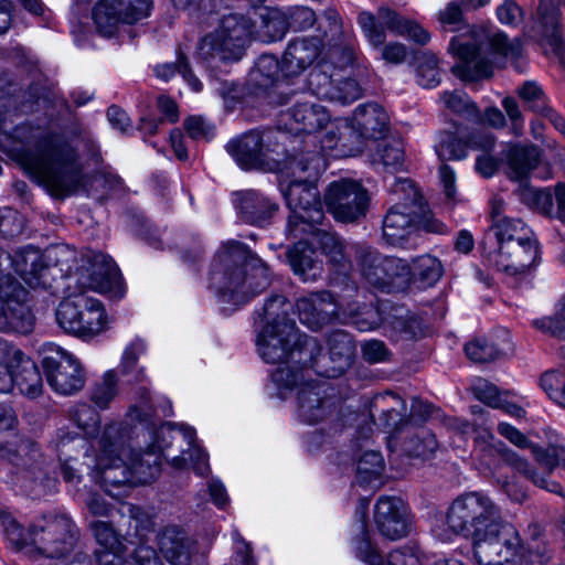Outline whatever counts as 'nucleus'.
<instances>
[{"label":"nucleus","instance_id":"63","mask_svg":"<svg viewBox=\"0 0 565 565\" xmlns=\"http://www.w3.org/2000/svg\"><path fill=\"white\" fill-rule=\"evenodd\" d=\"M497 17L502 24L518 26L523 18L522 10L513 1H504L497 8Z\"/></svg>","mask_w":565,"mask_h":565},{"label":"nucleus","instance_id":"41","mask_svg":"<svg viewBox=\"0 0 565 565\" xmlns=\"http://www.w3.org/2000/svg\"><path fill=\"white\" fill-rule=\"evenodd\" d=\"M411 270V281H419L424 286L436 284L443 275L441 263L431 255H422L413 260Z\"/></svg>","mask_w":565,"mask_h":565},{"label":"nucleus","instance_id":"8","mask_svg":"<svg viewBox=\"0 0 565 565\" xmlns=\"http://www.w3.org/2000/svg\"><path fill=\"white\" fill-rule=\"evenodd\" d=\"M471 540L477 565H527L526 548L510 524L477 529Z\"/></svg>","mask_w":565,"mask_h":565},{"label":"nucleus","instance_id":"62","mask_svg":"<svg viewBox=\"0 0 565 565\" xmlns=\"http://www.w3.org/2000/svg\"><path fill=\"white\" fill-rule=\"evenodd\" d=\"M333 92L339 94V97H330V100L339 102L342 104H349L356 100L361 96V88L359 84L351 78L343 82H339L334 86Z\"/></svg>","mask_w":565,"mask_h":565},{"label":"nucleus","instance_id":"28","mask_svg":"<svg viewBox=\"0 0 565 565\" xmlns=\"http://www.w3.org/2000/svg\"><path fill=\"white\" fill-rule=\"evenodd\" d=\"M493 146L494 139L488 132L473 134L468 141H462L445 131L437 136L435 151L440 160H460L467 157L469 149L489 151Z\"/></svg>","mask_w":565,"mask_h":565},{"label":"nucleus","instance_id":"9","mask_svg":"<svg viewBox=\"0 0 565 565\" xmlns=\"http://www.w3.org/2000/svg\"><path fill=\"white\" fill-rule=\"evenodd\" d=\"M56 321L67 333L83 340H92L111 326L104 305L85 292L64 299L56 310Z\"/></svg>","mask_w":565,"mask_h":565},{"label":"nucleus","instance_id":"40","mask_svg":"<svg viewBox=\"0 0 565 565\" xmlns=\"http://www.w3.org/2000/svg\"><path fill=\"white\" fill-rule=\"evenodd\" d=\"M534 138L537 142L532 143V175L541 180H547L553 175L550 159L553 157L552 152L556 147V142L543 139L542 135L536 132Z\"/></svg>","mask_w":565,"mask_h":565},{"label":"nucleus","instance_id":"21","mask_svg":"<svg viewBox=\"0 0 565 565\" xmlns=\"http://www.w3.org/2000/svg\"><path fill=\"white\" fill-rule=\"evenodd\" d=\"M558 9L554 0H542L535 28L536 49L547 58H556L565 71V41L558 26Z\"/></svg>","mask_w":565,"mask_h":565},{"label":"nucleus","instance_id":"30","mask_svg":"<svg viewBox=\"0 0 565 565\" xmlns=\"http://www.w3.org/2000/svg\"><path fill=\"white\" fill-rule=\"evenodd\" d=\"M226 149L242 169L249 170L265 164L266 154L258 132H249L230 141Z\"/></svg>","mask_w":565,"mask_h":565},{"label":"nucleus","instance_id":"44","mask_svg":"<svg viewBox=\"0 0 565 565\" xmlns=\"http://www.w3.org/2000/svg\"><path fill=\"white\" fill-rule=\"evenodd\" d=\"M86 441L79 438L76 434L61 433L57 436L58 457L62 462L64 479L67 482H75L79 480L76 470L68 465L70 460L74 459L71 450L78 446H84Z\"/></svg>","mask_w":565,"mask_h":565},{"label":"nucleus","instance_id":"52","mask_svg":"<svg viewBox=\"0 0 565 565\" xmlns=\"http://www.w3.org/2000/svg\"><path fill=\"white\" fill-rule=\"evenodd\" d=\"M92 530L98 544L104 548L97 553V557L105 552H114L117 555H121L125 547L115 530L108 523L104 521L93 522Z\"/></svg>","mask_w":565,"mask_h":565},{"label":"nucleus","instance_id":"11","mask_svg":"<svg viewBox=\"0 0 565 565\" xmlns=\"http://www.w3.org/2000/svg\"><path fill=\"white\" fill-rule=\"evenodd\" d=\"M254 34L249 19L238 14L226 15L212 33L202 39L198 54L204 61L213 57L222 61L239 60Z\"/></svg>","mask_w":565,"mask_h":565},{"label":"nucleus","instance_id":"53","mask_svg":"<svg viewBox=\"0 0 565 565\" xmlns=\"http://www.w3.org/2000/svg\"><path fill=\"white\" fill-rule=\"evenodd\" d=\"M417 83L423 87H435L439 83L438 60L430 52L418 57Z\"/></svg>","mask_w":565,"mask_h":565},{"label":"nucleus","instance_id":"58","mask_svg":"<svg viewBox=\"0 0 565 565\" xmlns=\"http://www.w3.org/2000/svg\"><path fill=\"white\" fill-rule=\"evenodd\" d=\"M465 351L473 362H486L498 355V350L484 339H477L467 343Z\"/></svg>","mask_w":565,"mask_h":565},{"label":"nucleus","instance_id":"18","mask_svg":"<svg viewBox=\"0 0 565 565\" xmlns=\"http://www.w3.org/2000/svg\"><path fill=\"white\" fill-rule=\"evenodd\" d=\"M367 191L356 181L342 179L331 182L324 193L328 211L340 222H354L365 215Z\"/></svg>","mask_w":565,"mask_h":565},{"label":"nucleus","instance_id":"22","mask_svg":"<svg viewBox=\"0 0 565 565\" xmlns=\"http://www.w3.org/2000/svg\"><path fill=\"white\" fill-rule=\"evenodd\" d=\"M6 288L0 286V331L26 334L33 330L34 317L30 308L18 300L23 289H19L8 276Z\"/></svg>","mask_w":565,"mask_h":565},{"label":"nucleus","instance_id":"46","mask_svg":"<svg viewBox=\"0 0 565 565\" xmlns=\"http://www.w3.org/2000/svg\"><path fill=\"white\" fill-rule=\"evenodd\" d=\"M289 24L286 12L280 9H271L262 15V30L257 36L263 41H277L284 38Z\"/></svg>","mask_w":565,"mask_h":565},{"label":"nucleus","instance_id":"59","mask_svg":"<svg viewBox=\"0 0 565 565\" xmlns=\"http://www.w3.org/2000/svg\"><path fill=\"white\" fill-rule=\"evenodd\" d=\"M462 2L451 1L437 13V19L444 29L455 31L462 21Z\"/></svg>","mask_w":565,"mask_h":565},{"label":"nucleus","instance_id":"38","mask_svg":"<svg viewBox=\"0 0 565 565\" xmlns=\"http://www.w3.org/2000/svg\"><path fill=\"white\" fill-rule=\"evenodd\" d=\"M147 343L141 338H135L129 341L121 353L119 370L122 375H131L137 382L146 380L145 367L138 365L140 356L147 352Z\"/></svg>","mask_w":565,"mask_h":565},{"label":"nucleus","instance_id":"15","mask_svg":"<svg viewBox=\"0 0 565 565\" xmlns=\"http://www.w3.org/2000/svg\"><path fill=\"white\" fill-rule=\"evenodd\" d=\"M376 19L369 12L359 14L358 21L371 45L381 46L385 41L383 25L396 35L405 36L417 44H426L430 40L428 31L417 22L405 19L388 8H381Z\"/></svg>","mask_w":565,"mask_h":565},{"label":"nucleus","instance_id":"25","mask_svg":"<svg viewBox=\"0 0 565 565\" xmlns=\"http://www.w3.org/2000/svg\"><path fill=\"white\" fill-rule=\"evenodd\" d=\"M353 60V52L349 49L332 50L328 57H321L310 70L307 77L308 88L312 94L321 98L339 97L340 95L333 92L335 70L350 65Z\"/></svg>","mask_w":565,"mask_h":565},{"label":"nucleus","instance_id":"33","mask_svg":"<svg viewBox=\"0 0 565 565\" xmlns=\"http://www.w3.org/2000/svg\"><path fill=\"white\" fill-rule=\"evenodd\" d=\"M507 174L518 184V192L523 202L529 200L530 152L526 146L511 145L505 154Z\"/></svg>","mask_w":565,"mask_h":565},{"label":"nucleus","instance_id":"45","mask_svg":"<svg viewBox=\"0 0 565 565\" xmlns=\"http://www.w3.org/2000/svg\"><path fill=\"white\" fill-rule=\"evenodd\" d=\"M99 565H161L156 552L150 546H139L131 559L122 558V555H117L114 552H105L98 556Z\"/></svg>","mask_w":565,"mask_h":565},{"label":"nucleus","instance_id":"12","mask_svg":"<svg viewBox=\"0 0 565 565\" xmlns=\"http://www.w3.org/2000/svg\"><path fill=\"white\" fill-rule=\"evenodd\" d=\"M392 206L383 221V237L392 246L401 245L412 233L422 196L408 179H396L390 189Z\"/></svg>","mask_w":565,"mask_h":565},{"label":"nucleus","instance_id":"2","mask_svg":"<svg viewBox=\"0 0 565 565\" xmlns=\"http://www.w3.org/2000/svg\"><path fill=\"white\" fill-rule=\"evenodd\" d=\"M71 419L89 439L84 458L88 468L100 475L105 484H143L153 480L160 470V455L169 447L171 424L157 427L151 423L143 437L149 444L141 459L140 452L127 447L128 434L117 422L107 423L100 430V415L87 403H77L70 408Z\"/></svg>","mask_w":565,"mask_h":565},{"label":"nucleus","instance_id":"54","mask_svg":"<svg viewBox=\"0 0 565 565\" xmlns=\"http://www.w3.org/2000/svg\"><path fill=\"white\" fill-rule=\"evenodd\" d=\"M157 409L149 391L142 387L136 393V401L129 408L128 417L139 423L148 422L157 415Z\"/></svg>","mask_w":565,"mask_h":565},{"label":"nucleus","instance_id":"47","mask_svg":"<svg viewBox=\"0 0 565 565\" xmlns=\"http://www.w3.org/2000/svg\"><path fill=\"white\" fill-rule=\"evenodd\" d=\"M118 374L115 370L104 373L92 390L90 399L100 409H106L118 393Z\"/></svg>","mask_w":565,"mask_h":565},{"label":"nucleus","instance_id":"61","mask_svg":"<svg viewBox=\"0 0 565 565\" xmlns=\"http://www.w3.org/2000/svg\"><path fill=\"white\" fill-rule=\"evenodd\" d=\"M286 14L289 28L295 31L306 30L312 26L316 22L315 12L307 7L291 8L286 12Z\"/></svg>","mask_w":565,"mask_h":565},{"label":"nucleus","instance_id":"35","mask_svg":"<svg viewBox=\"0 0 565 565\" xmlns=\"http://www.w3.org/2000/svg\"><path fill=\"white\" fill-rule=\"evenodd\" d=\"M17 363L14 386L17 385L20 392L28 397L35 398L41 395L43 381L35 362L23 352Z\"/></svg>","mask_w":565,"mask_h":565},{"label":"nucleus","instance_id":"10","mask_svg":"<svg viewBox=\"0 0 565 565\" xmlns=\"http://www.w3.org/2000/svg\"><path fill=\"white\" fill-rule=\"evenodd\" d=\"M355 250V268L362 281L379 291L404 290L411 284L409 264L366 246H351Z\"/></svg>","mask_w":565,"mask_h":565},{"label":"nucleus","instance_id":"31","mask_svg":"<svg viewBox=\"0 0 565 565\" xmlns=\"http://www.w3.org/2000/svg\"><path fill=\"white\" fill-rule=\"evenodd\" d=\"M355 347L351 337L343 331L333 332L328 339V360L331 365L321 373L327 377L341 375L352 364Z\"/></svg>","mask_w":565,"mask_h":565},{"label":"nucleus","instance_id":"36","mask_svg":"<svg viewBox=\"0 0 565 565\" xmlns=\"http://www.w3.org/2000/svg\"><path fill=\"white\" fill-rule=\"evenodd\" d=\"M159 550L163 557L172 565H184L190 558L184 535L177 527L164 529L158 537Z\"/></svg>","mask_w":565,"mask_h":565},{"label":"nucleus","instance_id":"50","mask_svg":"<svg viewBox=\"0 0 565 565\" xmlns=\"http://www.w3.org/2000/svg\"><path fill=\"white\" fill-rule=\"evenodd\" d=\"M343 316L360 331H370L381 324L379 311L372 306L364 305L362 308L348 305L343 308Z\"/></svg>","mask_w":565,"mask_h":565},{"label":"nucleus","instance_id":"14","mask_svg":"<svg viewBox=\"0 0 565 565\" xmlns=\"http://www.w3.org/2000/svg\"><path fill=\"white\" fill-rule=\"evenodd\" d=\"M42 366L49 385L61 395H73L85 385V373L79 360L61 347L49 343L45 345Z\"/></svg>","mask_w":565,"mask_h":565},{"label":"nucleus","instance_id":"5","mask_svg":"<svg viewBox=\"0 0 565 565\" xmlns=\"http://www.w3.org/2000/svg\"><path fill=\"white\" fill-rule=\"evenodd\" d=\"M448 51L457 60L452 73L462 81L473 82L492 76L503 61L516 63L523 47L519 40L509 43L502 32L488 33L480 29L454 36Z\"/></svg>","mask_w":565,"mask_h":565},{"label":"nucleus","instance_id":"39","mask_svg":"<svg viewBox=\"0 0 565 565\" xmlns=\"http://www.w3.org/2000/svg\"><path fill=\"white\" fill-rule=\"evenodd\" d=\"M385 469L383 456L375 450L365 451L359 459L356 477L361 484L379 487Z\"/></svg>","mask_w":565,"mask_h":565},{"label":"nucleus","instance_id":"7","mask_svg":"<svg viewBox=\"0 0 565 565\" xmlns=\"http://www.w3.org/2000/svg\"><path fill=\"white\" fill-rule=\"evenodd\" d=\"M280 126L292 134H318L326 130L320 139L324 152L339 150L340 130L352 134L349 121L332 119L329 110L320 103L303 98L280 115Z\"/></svg>","mask_w":565,"mask_h":565},{"label":"nucleus","instance_id":"24","mask_svg":"<svg viewBox=\"0 0 565 565\" xmlns=\"http://www.w3.org/2000/svg\"><path fill=\"white\" fill-rule=\"evenodd\" d=\"M8 267H13L14 273L30 287L36 288L44 286V275L46 267L43 263L40 249L28 247L21 249L11 257L9 254L0 249V286L6 288L4 277L8 276L10 280L21 289L11 278V274L4 273Z\"/></svg>","mask_w":565,"mask_h":565},{"label":"nucleus","instance_id":"26","mask_svg":"<svg viewBox=\"0 0 565 565\" xmlns=\"http://www.w3.org/2000/svg\"><path fill=\"white\" fill-rule=\"evenodd\" d=\"M321 57H327L322 52V43L317 38H299L289 43L281 62V72L286 77L300 75L308 68H312Z\"/></svg>","mask_w":565,"mask_h":565},{"label":"nucleus","instance_id":"32","mask_svg":"<svg viewBox=\"0 0 565 565\" xmlns=\"http://www.w3.org/2000/svg\"><path fill=\"white\" fill-rule=\"evenodd\" d=\"M236 209L245 222L259 224L271 216L277 204L255 190H246L235 194Z\"/></svg>","mask_w":565,"mask_h":565},{"label":"nucleus","instance_id":"56","mask_svg":"<svg viewBox=\"0 0 565 565\" xmlns=\"http://www.w3.org/2000/svg\"><path fill=\"white\" fill-rule=\"evenodd\" d=\"M441 100L446 108L459 114L473 116L477 114V108L470 98L462 92L445 93Z\"/></svg>","mask_w":565,"mask_h":565},{"label":"nucleus","instance_id":"19","mask_svg":"<svg viewBox=\"0 0 565 565\" xmlns=\"http://www.w3.org/2000/svg\"><path fill=\"white\" fill-rule=\"evenodd\" d=\"M359 521L354 525L352 540L355 556L366 565H422L419 556L412 550H396L391 552L385 559L380 555L379 548L372 541L371 533L366 529L365 507L358 511Z\"/></svg>","mask_w":565,"mask_h":565},{"label":"nucleus","instance_id":"23","mask_svg":"<svg viewBox=\"0 0 565 565\" xmlns=\"http://www.w3.org/2000/svg\"><path fill=\"white\" fill-rule=\"evenodd\" d=\"M373 518L379 532L390 540L406 536L412 527L409 507L397 497H380L374 507Z\"/></svg>","mask_w":565,"mask_h":565},{"label":"nucleus","instance_id":"4","mask_svg":"<svg viewBox=\"0 0 565 565\" xmlns=\"http://www.w3.org/2000/svg\"><path fill=\"white\" fill-rule=\"evenodd\" d=\"M209 280L224 303L238 306L264 291L270 275L263 260L243 244L230 242L217 252Z\"/></svg>","mask_w":565,"mask_h":565},{"label":"nucleus","instance_id":"37","mask_svg":"<svg viewBox=\"0 0 565 565\" xmlns=\"http://www.w3.org/2000/svg\"><path fill=\"white\" fill-rule=\"evenodd\" d=\"M0 457L17 467L32 469L40 462L41 452L36 444L23 440L18 446L0 444Z\"/></svg>","mask_w":565,"mask_h":565},{"label":"nucleus","instance_id":"34","mask_svg":"<svg viewBox=\"0 0 565 565\" xmlns=\"http://www.w3.org/2000/svg\"><path fill=\"white\" fill-rule=\"evenodd\" d=\"M179 434L188 445V449L183 450L181 456L172 458L171 463L175 468L182 469L193 466L198 475L204 476L209 472L207 455L195 445V430L184 424L179 425Z\"/></svg>","mask_w":565,"mask_h":565},{"label":"nucleus","instance_id":"57","mask_svg":"<svg viewBox=\"0 0 565 565\" xmlns=\"http://www.w3.org/2000/svg\"><path fill=\"white\" fill-rule=\"evenodd\" d=\"M188 135L194 140H211L214 136V126L201 116H191L184 120Z\"/></svg>","mask_w":565,"mask_h":565},{"label":"nucleus","instance_id":"29","mask_svg":"<svg viewBox=\"0 0 565 565\" xmlns=\"http://www.w3.org/2000/svg\"><path fill=\"white\" fill-rule=\"evenodd\" d=\"M296 307L301 323L312 330L319 329L332 315H337V305L328 291L303 296L297 300Z\"/></svg>","mask_w":565,"mask_h":565},{"label":"nucleus","instance_id":"17","mask_svg":"<svg viewBox=\"0 0 565 565\" xmlns=\"http://www.w3.org/2000/svg\"><path fill=\"white\" fill-rule=\"evenodd\" d=\"M149 0H99L93 10L97 32L111 38L124 23H134L149 15Z\"/></svg>","mask_w":565,"mask_h":565},{"label":"nucleus","instance_id":"27","mask_svg":"<svg viewBox=\"0 0 565 565\" xmlns=\"http://www.w3.org/2000/svg\"><path fill=\"white\" fill-rule=\"evenodd\" d=\"M85 270L88 274L85 286L88 288L116 298L124 296L125 289L119 268L107 255L93 253Z\"/></svg>","mask_w":565,"mask_h":565},{"label":"nucleus","instance_id":"60","mask_svg":"<svg viewBox=\"0 0 565 565\" xmlns=\"http://www.w3.org/2000/svg\"><path fill=\"white\" fill-rule=\"evenodd\" d=\"M551 558L552 550L542 530L532 529V565H546Z\"/></svg>","mask_w":565,"mask_h":565},{"label":"nucleus","instance_id":"42","mask_svg":"<svg viewBox=\"0 0 565 565\" xmlns=\"http://www.w3.org/2000/svg\"><path fill=\"white\" fill-rule=\"evenodd\" d=\"M374 164H382L385 169L396 171L404 162V147L401 140L387 139L376 145L372 156Z\"/></svg>","mask_w":565,"mask_h":565},{"label":"nucleus","instance_id":"48","mask_svg":"<svg viewBox=\"0 0 565 565\" xmlns=\"http://www.w3.org/2000/svg\"><path fill=\"white\" fill-rule=\"evenodd\" d=\"M178 72L183 79L188 83V85L192 88L193 92H200L202 89V83L199 78H196L188 64L186 57L183 53L178 54L177 63H166L156 66L154 73L157 77L169 81L174 74Z\"/></svg>","mask_w":565,"mask_h":565},{"label":"nucleus","instance_id":"64","mask_svg":"<svg viewBox=\"0 0 565 565\" xmlns=\"http://www.w3.org/2000/svg\"><path fill=\"white\" fill-rule=\"evenodd\" d=\"M534 326L551 335L565 340V319L555 315V317H545L534 322Z\"/></svg>","mask_w":565,"mask_h":565},{"label":"nucleus","instance_id":"1","mask_svg":"<svg viewBox=\"0 0 565 565\" xmlns=\"http://www.w3.org/2000/svg\"><path fill=\"white\" fill-rule=\"evenodd\" d=\"M324 169V159L318 153L301 159L289 158L278 162L275 168L280 191L290 209L288 234L295 237L299 234L310 235L309 241H299L287 252L295 275L303 281L317 279L322 270V263L316 256L313 246L333 265L343 264L349 254V247L339 236L315 226L323 220V211L313 180Z\"/></svg>","mask_w":565,"mask_h":565},{"label":"nucleus","instance_id":"16","mask_svg":"<svg viewBox=\"0 0 565 565\" xmlns=\"http://www.w3.org/2000/svg\"><path fill=\"white\" fill-rule=\"evenodd\" d=\"M387 124L388 116L383 107L377 104L359 106L353 115V124H349L353 132L340 130L339 150L331 156H354L362 152L360 139H376L386 130Z\"/></svg>","mask_w":565,"mask_h":565},{"label":"nucleus","instance_id":"20","mask_svg":"<svg viewBox=\"0 0 565 565\" xmlns=\"http://www.w3.org/2000/svg\"><path fill=\"white\" fill-rule=\"evenodd\" d=\"M303 373L302 370L298 372L297 383L294 384L291 390L285 391L286 398L288 393L297 388V416L300 420L307 424H317L329 416L332 399L328 393V386L326 383L308 382L302 383ZM277 393H279L277 391ZM279 397L282 398L280 394Z\"/></svg>","mask_w":565,"mask_h":565},{"label":"nucleus","instance_id":"51","mask_svg":"<svg viewBox=\"0 0 565 565\" xmlns=\"http://www.w3.org/2000/svg\"><path fill=\"white\" fill-rule=\"evenodd\" d=\"M541 388L547 396L565 408V372L559 370H550L542 374L540 379Z\"/></svg>","mask_w":565,"mask_h":565},{"label":"nucleus","instance_id":"43","mask_svg":"<svg viewBox=\"0 0 565 565\" xmlns=\"http://www.w3.org/2000/svg\"><path fill=\"white\" fill-rule=\"evenodd\" d=\"M532 113L548 121L565 138V119L548 105L541 85L532 82Z\"/></svg>","mask_w":565,"mask_h":565},{"label":"nucleus","instance_id":"3","mask_svg":"<svg viewBox=\"0 0 565 565\" xmlns=\"http://www.w3.org/2000/svg\"><path fill=\"white\" fill-rule=\"evenodd\" d=\"M291 305L282 296L270 298L258 313L263 326L256 340L257 352L266 363L281 364L273 374L271 382L284 397L285 391L297 383L298 372L302 369L290 365L299 362L302 355L311 353L316 341L298 334L294 320L289 318Z\"/></svg>","mask_w":565,"mask_h":565},{"label":"nucleus","instance_id":"49","mask_svg":"<svg viewBox=\"0 0 565 565\" xmlns=\"http://www.w3.org/2000/svg\"><path fill=\"white\" fill-rule=\"evenodd\" d=\"M532 457L542 468L544 473L551 472L559 463L561 460H563L565 465V449L562 447H556L552 438L546 445L534 444L532 441Z\"/></svg>","mask_w":565,"mask_h":565},{"label":"nucleus","instance_id":"55","mask_svg":"<svg viewBox=\"0 0 565 565\" xmlns=\"http://www.w3.org/2000/svg\"><path fill=\"white\" fill-rule=\"evenodd\" d=\"M436 448L437 441L435 437L430 433L423 430L420 435L408 441L405 449L409 456L428 458L435 452Z\"/></svg>","mask_w":565,"mask_h":565},{"label":"nucleus","instance_id":"6","mask_svg":"<svg viewBox=\"0 0 565 565\" xmlns=\"http://www.w3.org/2000/svg\"><path fill=\"white\" fill-rule=\"evenodd\" d=\"M0 525L12 548L32 556L62 557L74 546L75 526L66 515L43 518L25 530L11 513L0 511Z\"/></svg>","mask_w":565,"mask_h":565},{"label":"nucleus","instance_id":"13","mask_svg":"<svg viewBox=\"0 0 565 565\" xmlns=\"http://www.w3.org/2000/svg\"><path fill=\"white\" fill-rule=\"evenodd\" d=\"M455 530L472 537L478 530L500 525L499 511L489 497L481 492H468L458 497L448 509Z\"/></svg>","mask_w":565,"mask_h":565}]
</instances>
